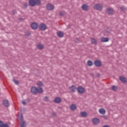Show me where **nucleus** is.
Returning a JSON list of instances; mask_svg holds the SVG:
<instances>
[{"instance_id":"obj_9","label":"nucleus","mask_w":127,"mask_h":127,"mask_svg":"<svg viewBox=\"0 0 127 127\" xmlns=\"http://www.w3.org/2000/svg\"><path fill=\"white\" fill-rule=\"evenodd\" d=\"M54 102L55 103V104H60V103L62 102V99H61V98L59 97H56L54 99Z\"/></svg>"},{"instance_id":"obj_24","label":"nucleus","mask_w":127,"mask_h":127,"mask_svg":"<svg viewBox=\"0 0 127 127\" xmlns=\"http://www.w3.org/2000/svg\"><path fill=\"white\" fill-rule=\"evenodd\" d=\"M91 43L92 44H94V45H97V40L94 38H92L91 39Z\"/></svg>"},{"instance_id":"obj_17","label":"nucleus","mask_w":127,"mask_h":127,"mask_svg":"<svg viewBox=\"0 0 127 127\" xmlns=\"http://www.w3.org/2000/svg\"><path fill=\"white\" fill-rule=\"evenodd\" d=\"M0 127H9L8 124L3 123V122L0 120Z\"/></svg>"},{"instance_id":"obj_3","label":"nucleus","mask_w":127,"mask_h":127,"mask_svg":"<svg viewBox=\"0 0 127 127\" xmlns=\"http://www.w3.org/2000/svg\"><path fill=\"white\" fill-rule=\"evenodd\" d=\"M105 11L109 15H113V14L115 13V10H114V9L112 7H108L106 8Z\"/></svg>"},{"instance_id":"obj_8","label":"nucleus","mask_w":127,"mask_h":127,"mask_svg":"<svg viewBox=\"0 0 127 127\" xmlns=\"http://www.w3.org/2000/svg\"><path fill=\"white\" fill-rule=\"evenodd\" d=\"M31 27L33 30H36L38 28V24L36 22H33L31 24Z\"/></svg>"},{"instance_id":"obj_18","label":"nucleus","mask_w":127,"mask_h":127,"mask_svg":"<svg viewBox=\"0 0 127 127\" xmlns=\"http://www.w3.org/2000/svg\"><path fill=\"white\" fill-rule=\"evenodd\" d=\"M57 34L58 37H60V38H62V37L64 36V33L61 31L57 32Z\"/></svg>"},{"instance_id":"obj_21","label":"nucleus","mask_w":127,"mask_h":127,"mask_svg":"<svg viewBox=\"0 0 127 127\" xmlns=\"http://www.w3.org/2000/svg\"><path fill=\"white\" fill-rule=\"evenodd\" d=\"M99 112L101 115H105L106 114V110L104 108L100 109Z\"/></svg>"},{"instance_id":"obj_26","label":"nucleus","mask_w":127,"mask_h":127,"mask_svg":"<svg viewBox=\"0 0 127 127\" xmlns=\"http://www.w3.org/2000/svg\"><path fill=\"white\" fill-rule=\"evenodd\" d=\"M26 127V123L25 121H21L20 127Z\"/></svg>"},{"instance_id":"obj_45","label":"nucleus","mask_w":127,"mask_h":127,"mask_svg":"<svg viewBox=\"0 0 127 127\" xmlns=\"http://www.w3.org/2000/svg\"><path fill=\"white\" fill-rule=\"evenodd\" d=\"M19 20H24V19H23L22 18H19Z\"/></svg>"},{"instance_id":"obj_23","label":"nucleus","mask_w":127,"mask_h":127,"mask_svg":"<svg viewBox=\"0 0 127 127\" xmlns=\"http://www.w3.org/2000/svg\"><path fill=\"white\" fill-rule=\"evenodd\" d=\"M94 64V63H93V62L91 60H88L87 62V66H89V67H91V66H93Z\"/></svg>"},{"instance_id":"obj_28","label":"nucleus","mask_w":127,"mask_h":127,"mask_svg":"<svg viewBox=\"0 0 127 127\" xmlns=\"http://www.w3.org/2000/svg\"><path fill=\"white\" fill-rule=\"evenodd\" d=\"M25 36H31V33L29 31L25 32Z\"/></svg>"},{"instance_id":"obj_5","label":"nucleus","mask_w":127,"mask_h":127,"mask_svg":"<svg viewBox=\"0 0 127 127\" xmlns=\"http://www.w3.org/2000/svg\"><path fill=\"white\" fill-rule=\"evenodd\" d=\"M39 28L40 30H41L42 31H44V30H46L47 29V26L43 23H41L39 25Z\"/></svg>"},{"instance_id":"obj_36","label":"nucleus","mask_w":127,"mask_h":127,"mask_svg":"<svg viewBox=\"0 0 127 127\" xmlns=\"http://www.w3.org/2000/svg\"><path fill=\"white\" fill-rule=\"evenodd\" d=\"M75 42H76V43H80V40L79 39V38H76L75 39Z\"/></svg>"},{"instance_id":"obj_20","label":"nucleus","mask_w":127,"mask_h":127,"mask_svg":"<svg viewBox=\"0 0 127 127\" xmlns=\"http://www.w3.org/2000/svg\"><path fill=\"white\" fill-rule=\"evenodd\" d=\"M76 109L77 106L75 104H72L70 105V110H71V111H75V110H76Z\"/></svg>"},{"instance_id":"obj_16","label":"nucleus","mask_w":127,"mask_h":127,"mask_svg":"<svg viewBox=\"0 0 127 127\" xmlns=\"http://www.w3.org/2000/svg\"><path fill=\"white\" fill-rule=\"evenodd\" d=\"M37 85L39 87H38L39 90H40V88L42 89V87H43V86H44V84H43V83H42V81H39L37 83Z\"/></svg>"},{"instance_id":"obj_13","label":"nucleus","mask_w":127,"mask_h":127,"mask_svg":"<svg viewBox=\"0 0 127 127\" xmlns=\"http://www.w3.org/2000/svg\"><path fill=\"white\" fill-rule=\"evenodd\" d=\"M119 80L122 82V83H127V78L125 76H120L119 77Z\"/></svg>"},{"instance_id":"obj_35","label":"nucleus","mask_w":127,"mask_h":127,"mask_svg":"<svg viewBox=\"0 0 127 127\" xmlns=\"http://www.w3.org/2000/svg\"><path fill=\"white\" fill-rule=\"evenodd\" d=\"M12 15H15V13H17V12L15 10H13L12 11Z\"/></svg>"},{"instance_id":"obj_29","label":"nucleus","mask_w":127,"mask_h":127,"mask_svg":"<svg viewBox=\"0 0 127 127\" xmlns=\"http://www.w3.org/2000/svg\"><path fill=\"white\" fill-rule=\"evenodd\" d=\"M20 116H18V118L20 121H21V122H22L23 121V116L22 115V114H20Z\"/></svg>"},{"instance_id":"obj_10","label":"nucleus","mask_w":127,"mask_h":127,"mask_svg":"<svg viewBox=\"0 0 127 127\" xmlns=\"http://www.w3.org/2000/svg\"><path fill=\"white\" fill-rule=\"evenodd\" d=\"M2 105L4 107H6V108H8V107L9 106V102L8 101V100L6 99L4 100L2 102Z\"/></svg>"},{"instance_id":"obj_12","label":"nucleus","mask_w":127,"mask_h":127,"mask_svg":"<svg viewBox=\"0 0 127 127\" xmlns=\"http://www.w3.org/2000/svg\"><path fill=\"white\" fill-rule=\"evenodd\" d=\"M110 39L108 37H102L100 38V41L101 42H109V41Z\"/></svg>"},{"instance_id":"obj_41","label":"nucleus","mask_w":127,"mask_h":127,"mask_svg":"<svg viewBox=\"0 0 127 127\" xmlns=\"http://www.w3.org/2000/svg\"><path fill=\"white\" fill-rule=\"evenodd\" d=\"M52 116H53V117H56V113H55V112L53 113H52Z\"/></svg>"},{"instance_id":"obj_38","label":"nucleus","mask_w":127,"mask_h":127,"mask_svg":"<svg viewBox=\"0 0 127 127\" xmlns=\"http://www.w3.org/2000/svg\"><path fill=\"white\" fill-rule=\"evenodd\" d=\"M104 32H105V33H106L107 34H109L111 33V32H110V31H108L107 30H105Z\"/></svg>"},{"instance_id":"obj_15","label":"nucleus","mask_w":127,"mask_h":127,"mask_svg":"<svg viewBox=\"0 0 127 127\" xmlns=\"http://www.w3.org/2000/svg\"><path fill=\"white\" fill-rule=\"evenodd\" d=\"M34 5H41V0H34Z\"/></svg>"},{"instance_id":"obj_31","label":"nucleus","mask_w":127,"mask_h":127,"mask_svg":"<svg viewBox=\"0 0 127 127\" xmlns=\"http://www.w3.org/2000/svg\"><path fill=\"white\" fill-rule=\"evenodd\" d=\"M120 9L122 11H125V10H127V8L124 6H121Z\"/></svg>"},{"instance_id":"obj_22","label":"nucleus","mask_w":127,"mask_h":127,"mask_svg":"<svg viewBox=\"0 0 127 127\" xmlns=\"http://www.w3.org/2000/svg\"><path fill=\"white\" fill-rule=\"evenodd\" d=\"M29 5L30 6H32V7L35 6L34 0H29Z\"/></svg>"},{"instance_id":"obj_34","label":"nucleus","mask_w":127,"mask_h":127,"mask_svg":"<svg viewBox=\"0 0 127 127\" xmlns=\"http://www.w3.org/2000/svg\"><path fill=\"white\" fill-rule=\"evenodd\" d=\"M59 14L61 16H64L65 15V13H64L62 11H60L59 13Z\"/></svg>"},{"instance_id":"obj_44","label":"nucleus","mask_w":127,"mask_h":127,"mask_svg":"<svg viewBox=\"0 0 127 127\" xmlns=\"http://www.w3.org/2000/svg\"><path fill=\"white\" fill-rule=\"evenodd\" d=\"M102 127H110V126H109V125H104V126H102Z\"/></svg>"},{"instance_id":"obj_2","label":"nucleus","mask_w":127,"mask_h":127,"mask_svg":"<svg viewBox=\"0 0 127 127\" xmlns=\"http://www.w3.org/2000/svg\"><path fill=\"white\" fill-rule=\"evenodd\" d=\"M93 8L96 10L102 11L103 10V4L100 3L95 4L93 6Z\"/></svg>"},{"instance_id":"obj_39","label":"nucleus","mask_w":127,"mask_h":127,"mask_svg":"<svg viewBox=\"0 0 127 127\" xmlns=\"http://www.w3.org/2000/svg\"><path fill=\"white\" fill-rule=\"evenodd\" d=\"M102 118H103V119H104V120H107V119H108V116H102Z\"/></svg>"},{"instance_id":"obj_32","label":"nucleus","mask_w":127,"mask_h":127,"mask_svg":"<svg viewBox=\"0 0 127 127\" xmlns=\"http://www.w3.org/2000/svg\"><path fill=\"white\" fill-rule=\"evenodd\" d=\"M44 101H45V102H49V98L48 96H45L44 98Z\"/></svg>"},{"instance_id":"obj_1","label":"nucleus","mask_w":127,"mask_h":127,"mask_svg":"<svg viewBox=\"0 0 127 127\" xmlns=\"http://www.w3.org/2000/svg\"><path fill=\"white\" fill-rule=\"evenodd\" d=\"M31 93H32L33 95H37V93H38V94H42V93H43V88H40V89H39L38 87L32 86L31 88Z\"/></svg>"},{"instance_id":"obj_37","label":"nucleus","mask_w":127,"mask_h":127,"mask_svg":"<svg viewBox=\"0 0 127 127\" xmlns=\"http://www.w3.org/2000/svg\"><path fill=\"white\" fill-rule=\"evenodd\" d=\"M28 4H27V2H25L23 4L24 6L25 7V8H27V5Z\"/></svg>"},{"instance_id":"obj_7","label":"nucleus","mask_w":127,"mask_h":127,"mask_svg":"<svg viewBox=\"0 0 127 127\" xmlns=\"http://www.w3.org/2000/svg\"><path fill=\"white\" fill-rule=\"evenodd\" d=\"M94 64L96 67H101L102 66V62L99 60L94 61Z\"/></svg>"},{"instance_id":"obj_43","label":"nucleus","mask_w":127,"mask_h":127,"mask_svg":"<svg viewBox=\"0 0 127 127\" xmlns=\"http://www.w3.org/2000/svg\"><path fill=\"white\" fill-rule=\"evenodd\" d=\"M31 100H30V99H29V98H28L27 99V102H28V103H30V101H31Z\"/></svg>"},{"instance_id":"obj_27","label":"nucleus","mask_w":127,"mask_h":127,"mask_svg":"<svg viewBox=\"0 0 127 127\" xmlns=\"http://www.w3.org/2000/svg\"><path fill=\"white\" fill-rule=\"evenodd\" d=\"M43 46L42 44H39L37 45V48H38V49H40V50H42V49H43Z\"/></svg>"},{"instance_id":"obj_25","label":"nucleus","mask_w":127,"mask_h":127,"mask_svg":"<svg viewBox=\"0 0 127 127\" xmlns=\"http://www.w3.org/2000/svg\"><path fill=\"white\" fill-rule=\"evenodd\" d=\"M80 115L82 118H86L87 117V114L86 112H82L80 113Z\"/></svg>"},{"instance_id":"obj_30","label":"nucleus","mask_w":127,"mask_h":127,"mask_svg":"<svg viewBox=\"0 0 127 127\" xmlns=\"http://www.w3.org/2000/svg\"><path fill=\"white\" fill-rule=\"evenodd\" d=\"M112 90H113V91H117V90H118V87L113 85L112 86Z\"/></svg>"},{"instance_id":"obj_14","label":"nucleus","mask_w":127,"mask_h":127,"mask_svg":"<svg viewBox=\"0 0 127 127\" xmlns=\"http://www.w3.org/2000/svg\"><path fill=\"white\" fill-rule=\"evenodd\" d=\"M92 123L94 124V125H98L100 123V120L98 118H94L92 119Z\"/></svg>"},{"instance_id":"obj_33","label":"nucleus","mask_w":127,"mask_h":127,"mask_svg":"<svg viewBox=\"0 0 127 127\" xmlns=\"http://www.w3.org/2000/svg\"><path fill=\"white\" fill-rule=\"evenodd\" d=\"M12 81H13V82H14V83H15V84L16 85H18V83H19L18 80H16L14 79H13Z\"/></svg>"},{"instance_id":"obj_6","label":"nucleus","mask_w":127,"mask_h":127,"mask_svg":"<svg viewBox=\"0 0 127 127\" xmlns=\"http://www.w3.org/2000/svg\"><path fill=\"white\" fill-rule=\"evenodd\" d=\"M46 7H47V10H53V9H54L55 7L52 4L50 3H48L46 5Z\"/></svg>"},{"instance_id":"obj_4","label":"nucleus","mask_w":127,"mask_h":127,"mask_svg":"<svg viewBox=\"0 0 127 127\" xmlns=\"http://www.w3.org/2000/svg\"><path fill=\"white\" fill-rule=\"evenodd\" d=\"M76 90L79 94H84V93H85V91H86L85 88L83 87L82 86H78L76 88Z\"/></svg>"},{"instance_id":"obj_40","label":"nucleus","mask_w":127,"mask_h":127,"mask_svg":"<svg viewBox=\"0 0 127 127\" xmlns=\"http://www.w3.org/2000/svg\"><path fill=\"white\" fill-rule=\"evenodd\" d=\"M22 104L24 106L26 105V102H25V101H22Z\"/></svg>"},{"instance_id":"obj_19","label":"nucleus","mask_w":127,"mask_h":127,"mask_svg":"<svg viewBox=\"0 0 127 127\" xmlns=\"http://www.w3.org/2000/svg\"><path fill=\"white\" fill-rule=\"evenodd\" d=\"M81 8L82 10H84L85 11H87V10H88V9H89V8L88 7V5L86 4H82V5L81 6Z\"/></svg>"},{"instance_id":"obj_42","label":"nucleus","mask_w":127,"mask_h":127,"mask_svg":"<svg viewBox=\"0 0 127 127\" xmlns=\"http://www.w3.org/2000/svg\"><path fill=\"white\" fill-rule=\"evenodd\" d=\"M100 73H97V75H96L97 78H99V77H100Z\"/></svg>"},{"instance_id":"obj_11","label":"nucleus","mask_w":127,"mask_h":127,"mask_svg":"<svg viewBox=\"0 0 127 127\" xmlns=\"http://www.w3.org/2000/svg\"><path fill=\"white\" fill-rule=\"evenodd\" d=\"M76 89H77V88H76V86L74 85H72L69 87V90H70L71 92H72V93H75V92H76Z\"/></svg>"}]
</instances>
